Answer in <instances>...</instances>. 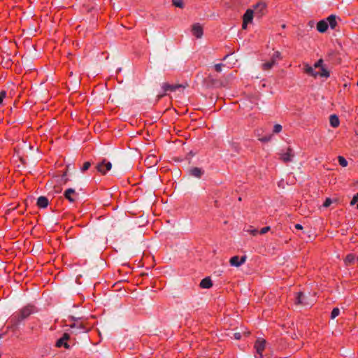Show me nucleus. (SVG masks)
Returning <instances> with one entry per match:
<instances>
[{
  "label": "nucleus",
  "instance_id": "nucleus-1",
  "mask_svg": "<svg viewBox=\"0 0 358 358\" xmlns=\"http://www.w3.org/2000/svg\"><path fill=\"white\" fill-rule=\"evenodd\" d=\"M94 242L92 236H84L71 244V250L78 255L84 256L92 249Z\"/></svg>",
  "mask_w": 358,
  "mask_h": 358
},
{
  "label": "nucleus",
  "instance_id": "nucleus-2",
  "mask_svg": "<svg viewBox=\"0 0 358 358\" xmlns=\"http://www.w3.org/2000/svg\"><path fill=\"white\" fill-rule=\"evenodd\" d=\"M35 312V307L33 306L28 305L22 308L11 316L10 319V327L8 328L16 329L24 320Z\"/></svg>",
  "mask_w": 358,
  "mask_h": 358
},
{
  "label": "nucleus",
  "instance_id": "nucleus-3",
  "mask_svg": "<svg viewBox=\"0 0 358 358\" xmlns=\"http://www.w3.org/2000/svg\"><path fill=\"white\" fill-rule=\"evenodd\" d=\"M96 168L99 172L105 175L112 169V164L104 159L101 163L97 164Z\"/></svg>",
  "mask_w": 358,
  "mask_h": 358
},
{
  "label": "nucleus",
  "instance_id": "nucleus-4",
  "mask_svg": "<svg viewBox=\"0 0 358 358\" xmlns=\"http://www.w3.org/2000/svg\"><path fill=\"white\" fill-rule=\"evenodd\" d=\"M266 8V3L264 2H258L253 6L254 14L257 17H261L264 15V10Z\"/></svg>",
  "mask_w": 358,
  "mask_h": 358
},
{
  "label": "nucleus",
  "instance_id": "nucleus-5",
  "mask_svg": "<svg viewBox=\"0 0 358 358\" xmlns=\"http://www.w3.org/2000/svg\"><path fill=\"white\" fill-rule=\"evenodd\" d=\"M246 256H243L241 258L238 256H234L229 260L231 266L238 267L243 264L246 261Z\"/></svg>",
  "mask_w": 358,
  "mask_h": 358
},
{
  "label": "nucleus",
  "instance_id": "nucleus-6",
  "mask_svg": "<svg viewBox=\"0 0 358 358\" xmlns=\"http://www.w3.org/2000/svg\"><path fill=\"white\" fill-rule=\"evenodd\" d=\"M69 338V335L67 333H64L62 336L58 339L56 342V346L57 348L64 347L66 349L69 348V345L67 341Z\"/></svg>",
  "mask_w": 358,
  "mask_h": 358
},
{
  "label": "nucleus",
  "instance_id": "nucleus-7",
  "mask_svg": "<svg viewBox=\"0 0 358 358\" xmlns=\"http://www.w3.org/2000/svg\"><path fill=\"white\" fill-rule=\"evenodd\" d=\"M294 157V151L290 148H288L285 152L281 153V159L284 162L292 161Z\"/></svg>",
  "mask_w": 358,
  "mask_h": 358
},
{
  "label": "nucleus",
  "instance_id": "nucleus-8",
  "mask_svg": "<svg viewBox=\"0 0 358 358\" xmlns=\"http://www.w3.org/2000/svg\"><path fill=\"white\" fill-rule=\"evenodd\" d=\"M188 171L189 176L197 178H200L204 173V171L198 167L192 168Z\"/></svg>",
  "mask_w": 358,
  "mask_h": 358
},
{
  "label": "nucleus",
  "instance_id": "nucleus-9",
  "mask_svg": "<svg viewBox=\"0 0 358 358\" xmlns=\"http://www.w3.org/2000/svg\"><path fill=\"white\" fill-rule=\"evenodd\" d=\"M296 304H301L303 306H308L310 305V303H309L307 301V297L301 292H299L298 294V296L296 299Z\"/></svg>",
  "mask_w": 358,
  "mask_h": 358
},
{
  "label": "nucleus",
  "instance_id": "nucleus-10",
  "mask_svg": "<svg viewBox=\"0 0 358 358\" xmlns=\"http://www.w3.org/2000/svg\"><path fill=\"white\" fill-rule=\"evenodd\" d=\"M266 341L264 339H258L255 343V348L257 354H262L263 350L265 348Z\"/></svg>",
  "mask_w": 358,
  "mask_h": 358
},
{
  "label": "nucleus",
  "instance_id": "nucleus-11",
  "mask_svg": "<svg viewBox=\"0 0 358 358\" xmlns=\"http://www.w3.org/2000/svg\"><path fill=\"white\" fill-rule=\"evenodd\" d=\"M255 15L254 10L252 9H248L243 16V20L246 22L251 23Z\"/></svg>",
  "mask_w": 358,
  "mask_h": 358
},
{
  "label": "nucleus",
  "instance_id": "nucleus-12",
  "mask_svg": "<svg viewBox=\"0 0 358 358\" xmlns=\"http://www.w3.org/2000/svg\"><path fill=\"white\" fill-rule=\"evenodd\" d=\"M192 33L198 38H201L203 35V29L199 24H194L192 27Z\"/></svg>",
  "mask_w": 358,
  "mask_h": 358
},
{
  "label": "nucleus",
  "instance_id": "nucleus-13",
  "mask_svg": "<svg viewBox=\"0 0 358 358\" xmlns=\"http://www.w3.org/2000/svg\"><path fill=\"white\" fill-rule=\"evenodd\" d=\"M162 87L164 90V92H175L178 88L182 87V85H170L169 83H163Z\"/></svg>",
  "mask_w": 358,
  "mask_h": 358
},
{
  "label": "nucleus",
  "instance_id": "nucleus-14",
  "mask_svg": "<svg viewBox=\"0 0 358 358\" xmlns=\"http://www.w3.org/2000/svg\"><path fill=\"white\" fill-rule=\"evenodd\" d=\"M75 194L76 192L74 189L69 188L64 192V196L66 199L72 203L75 201V199L72 196V195H74Z\"/></svg>",
  "mask_w": 358,
  "mask_h": 358
},
{
  "label": "nucleus",
  "instance_id": "nucleus-15",
  "mask_svg": "<svg viewBox=\"0 0 358 358\" xmlns=\"http://www.w3.org/2000/svg\"><path fill=\"white\" fill-rule=\"evenodd\" d=\"M328 29V23L324 20H321L317 24V29L320 33L325 32Z\"/></svg>",
  "mask_w": 358,
  "mask_h": 358
},
{
  "label": "nucleus",
  "instance_id": "nucleus-16",
  "mask_svg": "<svg viewBox=\"0 0 358 358\" xmlns=\"http://www.w3.org/2000/svg\"><path fill=\"white\" fill-rule=\"evenodd\" d=\"M37 205L40 208H45L48 205V199L45 196H41L37 199Z\"/></svg>",
  "mask_w": 358,
  "mask_h": 358
},
{
  "label": "nucleus",
  "instance_id": "nucleus-17",
  "mask_svg": "<svg viewBox=\"0 0 358 358\" xmlns=\"http://www.w3.org/2000/svg\"><path fill=\"white\" fill-rule=\"evenodd\" d=\"M328 25L329 24L331 29H334L336 27V16L335 15H331L327 18Z\"/></svg>",
  "mask_w": 358,
  "mask_h": 358
},
{
  "label": "nucleus",
  "instance_id": "nucleus-18",
  "mask_svg": "<svg viewBox=\"0 0 358 358\" xmlns=\"http://www.w3.org/2000/svg\"><path fill=\"white\" fill-rule=\"evenodd\" d=\"M329 122L332 127L336 128L339 125V119L336 115H331L329 117Z\"/></svg>",
  "mask_w": 358,
  "mask_h": 358
},
{
  "label": "nucleus",
  "instance_id": "nucleus-19",
  "mask_svg": "<svg viewBox=\"0 0 358 358\" xmlns=\"http://www.w3.org/2000/svg\"><path fill=\"white\" fill-rule=\"evenodd\" d=\"M212 285H213V283H212L211 279L209 277L203 278L200 282V286L202 288L208 289V288L211 287Z\"/></svg>",
  "mask_w": 358,
  "mask_h": 358
},
{
  "label": "nucleus",
  "instance_id": "nucleus-20",
  "mask_svg": "<svg viewBox=\"0 0 358 358\" xmlns=\"http://www.w3.org/2000/svg\"><path fill=\"white\" fill-rule=\"evenodd\" d=\"M276 64L277 62L275 60V58H271V59L269 62H267L262 64V69L265 71L270 70Z\"/></svg>",
  "mask_w": 358,
  "mask_h": 358
},
{
  "label": "nucleus",
  "instance_id": "nucleus-21",
  "mask_svg": "<svg viewBox=\"0 0 358 358\" xmlns=\"http://www.w3.org/2000/svg\"><path fill=\"white\" fill-rule=\"evenodd\" d=\"M305 72L313 77H317L319 75V72L315 71L314 68L308 65H306Z\"/></svg>",
  "mask_w": 358,
  "mask_h": 358
},
{
  "label": "nucleus",
  "instance_id": "nucleus-22",
  "mask_svg": "<svg viewBox=\"0 0 358 358\" xmlns=\"http://www.w3.org/2000/svg\"><path fill=\"white\" fill-rule=\"evenodd\" d=\"M69 327L71 329H82L84 331H87V328H85L82 323H79L78 322H73L72 324H69Z\"/></svg>",
  "mask_w": 358,
  "mask_h": 358
},
{
  "label": "nucleus",
  "instance_id": "nucleus-23",
  "mask_svg": "<svg viewBox=\"0 0 358 358\" xmlns=\"http://www.w3.org/2000/svg\"><path fill=\"white\" fill-rule=\"evenodd\" d=\"M355 255L348 254L345 259V262L346 264H352L355 262Z\"/></svg>",
  "mask_w": 358,
  "mask_h": 358
},
{
  "label": "nucleus",
  "instance_id": "nucleus-24",
  "mask_svg": "<svg viewBox=\"0 0 358 358\" xmlns=\"http://www.w3.org/2000/svg\"><path fill=\"white\" fill-rule=\"evenodd\" d=\"M321 77L328 78L329 76V72L323 66L321 68V71L319 72V75Z\"/></svg>",
  "mask_w": 358,
  "mask_h": 358
},
{
  "label": "nucleus",
  "instance_id": "nucleus-25",
  "mask_svg": "<svg viewBox=\"0 0 358 358\" xmlns=\"http://www.w3.org/2000/svg\"><path fill=\"white\" fill-rule=\"evenodd\" d=\"M172 3L176 7H178L182 8L184 7V3L181 0H172Z\"/></svg>",
  "mask_w": 358,
  "mask_h": 358
},
{
  "label": "nucleus",
  "instance_id": "nucleus-26",
  "mask_svg": "<svg viewBox=\"0 0 358 358\" xmlns=\"http://www.w3.org/2000/svg\"><path fill=\"white\" fill-rule=\"evenodd\" d=\"M339 164L342 166L343 167H345L348 166V162L347 160L342 156H339L338 157Z\"/></svg>",
  "mask_w": 358,
  "mask_h": 358
},
{
  "label": "nucleus",
  "instance_id": "nucleus-27",
  "mask_svg": "<svg viewBox=\"0 0 358 358\" xmlns=\"http://www.w3.org/2000/svg\"><path fill=\"white\" fill-rule=\"evenodd\" d=\"M340 313V310L339 308H334L332 311H331V319H334L336 318Z\"/></svg>",
  "mask_w": 358,
  "mask_h": 358
},
{
  "label": "nucleus",
  "instance_id": "nucleus-28",
  "mask_svg": "<svg viewBox=\"0 0 358 358\" xmlns=\"http://www.w3.org/2000/svg\"><path fill=\"white\" fill-rule=\"evenodd\" d=\"M91 166V163L90 162H86L84 163L83 167L81 168L82 171H85L89 169Z\"/></svg>",
  "mask_w": 358,
  "mask_h": 358
},
{
  "label": "nucleus",
  "instance_id": "nucleus-29",
  "mask_svg": "<svg viewBox=\"0 0 358 358\" xmlns=\"http://www.w3.org/2000/svg\"><path fill=\"white\" fill-rule=\"evenodd\" d=\"M332 203V201L330 198H327L323 203V206L325 208L329 207Z\"/></svg>",
  "mask_w": 358,
  "mask_h": 358
},
{
  "label": "nucleus",
  "instance_id": "nucleus-30",
  "mask_svg": "<svg viewBox=\"0 0 358 358\" xmlns=\"http://www.w3.org/2000/svg\"><path fill=\"white\" fill-rule=\"evenodd\" d=\"M358 202V193L355 194L350 201V205L353 206Z\"/></svg>",
  "mask_w": 358,
  "mask_h": 358
},
{
  "label": "nucleus",
  "instance_id": "nucleus-31",
  "mask_svg": "<svg viewBox=\"0 0 358 358\" xmlns=\"http://www.w3.org/2000/svg\"><path fill=\"white\" fill-rule=\"evenodd\" d=\"M231 338H234L236 340H240L241 338V332H235L232 334V336Z\"/></svg>",
  "mask_w": 358,
  "mask_h": 358
},
{
  "label": "nucleus",
  "instance_id": "nucleus-32",
  "mask_svg": "<svg viewBox=\"0 0 358 358\" xmlns=\"http://www.w3.org/2000/svg\"><path fill=\"white\" fill-rule=\"evenodd\" d=\"M282 130V126L280 124H275L273 127V132L279 133Z\"/></svg>",
  "mask_w": 358,
  "mask_h": 358
},
{
  "label": "nucleus",
  "instance_id": "nucleus-33",
  "mask_svg": "<svg viewBox=\"0 0 358 358\" xmlns=\"http://www.w3.org/2000/svg\"><path fill=\"white\" fill-rule=\"evenodd\" d=\"M224 66V64H217L215 65V69L217 72H221L222 70V67Z\"/></svg>",
  "mask_w": 358,
  "mask_h": 358
},
{
  "label": "nucleus",
  "instance_id": "nucleus-34",
  "mask_svg": "<svg viewBox=\"0 0 358 358\" xmlns=\"http://www.w3.org/2000/svg\"><path fill=\"white\" fill-rule=\"evenodd\" d=\"M6 96V92L2 90L0 92V105L2 103L3 99Z\"/></svg>",
  "mask_w": 358,
  "mask_h": 358
},
{
  "label": "nucleus",
  "instance_id": "nucleus-35",
  "mask_svg": "<svg viewBox=\"0 0 358 358\" xmlns=\"http://www.w3.org/2000/svg\"><path fill=\"white\" fill-rule=\"evenodd\" d=\"M323 60L322 59H319L314 65L315 68H319L322 66Z\"/></svg>",
  "mask_w": 358,
  "mask_h": 358
},
{
  "label": "nucleus",
  "instance_id": "nucleus-36",
  "mask_svg": "<svg viewBox=\"0 0 358 358\" xmlns=\"http://www.w3.org/2000/svg\"><path fill=\"white\" fill-rule=\"evenodd\" d=\"M281 56V54L280 52L276 51L274 52L273 55L272 56V58H275V60L276 61L277 59H280Z\"/></svg>",
  "mask_w": 358,
  "mask_h": 358
},
{
  "label": "nucleus",
  "instance_id": "nucleus-37",
  "mask_svg": "<svg viewBox=\"0 0 358 358\" xmlns=\"http://www.w3.org/2000/svg\"><path fill=\"white\" fill-rule=\"evenodd\" d=\"M270 230V227H263L261 231H260V234H266V232H268V231Z\"/></svg>",
  "mask_w": 358,
  "mask_h": 358
},
{
  "label": "nucleus",
  "instance_id": "nucleus-38",
  "mask_svg": "<svg viewBox=\"0 0 358 358\" xmlns=\"http://www.w3.org/2000/svg\"><path fill=\"white\" fill-rule=\"evenodd\" d=\"M248 231H250V234H252L254 236L258 233V231L256 229H252L251 230H248Z\"/></svg>",
  "mask_w": 358,
  "mask_h": 358
},
{
  "label": "nucleus",
  "instance_id": "nucleus-39",
  "mask_svg": "<svg viewBox=\"0 0 358 358\" xmlns=\"http://www.w3.org/2000/svg\"><path fill=\"white\" fill-rule=\"evenodd\" d=\"M248 24H249L248 22H246L243 20L242 29H247V26H248Z\"/></svg>",
  "mask_w": 358,
  "mask_h": 358
},
{
  "label": "nucleus",
  "instance_id": "nucleus-40",
  "mask_svg": "<svg viewBox=\"0 0 358 358\" xmlns=\"http://www.w3.org/2000/svg\"><path fill=\"white\" fill-rule=\"evenodd\" d=\"M66 172H64V174L62 175V180H64V182L66 183L68 180L67 178H66Z\"/></svg>",
  "mask_w": 358,
  "mask_h": 358
},
{
  "label": "nucleus",
  "instance_id": "nucleus-41",
  "mask_svg": "<svg viewBox=\"0 0 358 358\" xmlns=\"http://www.w3.org/2000/svg\"><path fill=\"white\" fill-rule=\"evenodd\" d=\"M255 358H271V357H264L263 356L262 354H257L256 356H255Z\"/></svg>",
  "mask_w": 358,
  "mask_h": 358
},
{
  "label": "nucleus",
  "instance_id": "nucleus-42",
  "mask_svg": "<svg viewBox=\"0 0 358 358\" xmlns=\"http://www.w3.org/2000/svg\"><path fill=\"white\" fill-rule=\"evenodd\" d=\"M295 228L297 229H303V227L302 225H301L300 224H296L295 225Z\"/></svg>",
  "mask_w": 358,
  "mask_h": 358
},
{
  "label": "nucleus",
  "instance_id": "nucleus-43",
  "mask_svg": "<svg viewBox=\"0 0 358 358\" xmlns=\"http://www.w3.org/2000/svg\"><path fill=\"white\" fill-rule=\"evenodd\" d=\"M71 319L73 322H78V320L80 319L79 317H76L74 316L71 317Z\"/></svg>",
  "mask_w": 358,
  "mask_h": 358
},
{
  "label": "nucleus",
  "instance_id": "nucleus-44",
  "mask_svg": "<svg viewBox=\"0 0 358 358\" xmlns=\"http://www.w3.org/2000/svg\"><path fill=\"white\" fill-rule=\"evenodd\" d=\"M268 139H269V138H262V141H268Z\"/></svg>",
  "mask_w": 358,
  "mask_h": 358
},
{
  "label": "nucleus",
  "instance_id": "nucleus-45",
  "mask_svg": "<svg viewBox=\"0 0 358 358\" xmlns=\"http://www.w3.org/2000/svg\"><path fill=\"white\" fill-rule=\"evenodd\" d=\"M163 96L164 94L158 95V99H161Z\"/></svg>",
  "mask_w": 358,
  "mask_h": 358
},
{
  "label": "nucleus",
  "instance_id": "nucleus-46",
  "mask_svg": "<svg viewBox=\"0 0 358 358\" xmlns=\"http://www.w3.org/2000/svg\"><path fill=\"white\" fill-rule=\"evenodd\" d=\"M3 337V334H0V339Z\"/></svg>",
  "mask_w": 358,
  "mask_h": 358
},
{
  "label": "nucleus",
  "instance_id": "nucleus-47",
  "mask_svg": "<svg viewBox=\"0 0 358 358\" xmlns=\"http://www.w3.org/2000/svg\"><path fill=\"white\" fill-rule=\"evenodd\" d=\"M227 57H228V55H225L224 59H225Z\"/></svg>",
  "mask_w": 358,
  "mask_h": 358
},
{
  "label": "nucleus",
  "instance_id": "nucleus-48",
  "mask_svg": "<svg viewBox=\"0 0 358 358\" xmlns=\"http://www.w3.org/2000/svg\"><path fill=\"white\" fill-rule=\"evenodd\" d=\"M357 208L358 209V203H357Z\"/></svg>",
  "mask_w": 358,
  "mask_h": 358
},
{
  "label": "nucleus",
  "instance_id": "nucleus-49",
  "mask_svg": "<svg viewBox=\"0 0 358 358\" xmlns=\"http://www.w3.org/2000/svg\"><path fill=\"white\" fill-rule=\"evenodd\" d=\"M357 85H358V82H357Z\"/></svg>",
  "mask_w": 358,
  "mask_h": 358
}]
</instances>
